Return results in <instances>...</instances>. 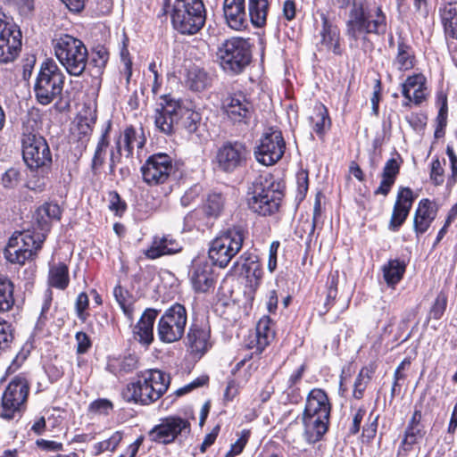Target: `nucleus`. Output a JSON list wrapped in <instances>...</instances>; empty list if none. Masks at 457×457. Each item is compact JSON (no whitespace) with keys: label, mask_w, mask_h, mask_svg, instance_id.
<instances>
[{"label":"nucleus","mask_w":457,"mask_h":457,"mask_svg":"<svg viewBox=\"0 0 457 457\" xmlns=\"http://www.w3.org/2000/svg\"><path fill=\"white\" fill-rule=\"evenodd\" d=\"M426 435V428L422 423L421 410L415 407L411 418L408 421V425L404 431L403 439V445H412L421 440Z\"/></svg>","instance_id":"35"},{"label":"nucleus","mask_w":457,"mask_h":457,"mask_svg":"<svg viewBox=\"0 0 457 457\" xmlns=\"http://www.w3.org/2000/svg\"><path fill=\"white\" fill-rule=\"evenodd\" d=\"M446 306H447V295H445V293L440 292L436 295V297L429 310V318H432L434 320H440L443 317V315L446 310Z\"/></svg>","instance_id":"48"},{"label":"nucleus","mask_w":457,"mask_h":457,"mask_svg":"<svg viewBox=\"0 0 457 457\" xmlns=\"http://www.w3.org/2000/svg\"><path fill=\"white\" fill-rule=\"evenodd\" d=\"M437 104L440 105V108L436 117V123L441 127H446L448 112L447 96L443 92L437 94Z\"/></svg>","instance_id":"56"},{"label":"nucleus","mask_w":457,"mask_h":457,"mask_svg":"<svg viewBox=\"0 0 457 457\" xmlns=\"http://www.w3.org/2000/svg\"><path fill=\"white\" fill-rule=\"evenodd\" d=\"M171 23L179 33L194 35L206 21V10L202 0H175L170 12Z\"/></svg>","instance_id":"6"},{"label":"nucleus","mask_w":457,"mask_h":457,"mask_svg":"<svg viewBox=\"0 0 457 457\" xmlns=\"http://www.w3.org/2000/svg\"><path fill=\"white\" fill-rule=\"evenodd\" d=\"M65 76L53 59L46 60L40 67L34 85L37 101L47 105L61 96Z\"/></svg>","instance_id":"8"},{"label":"nucleus","mask_w":457,"mask_h":457,"mask_svg":"<svg viewBox=\"0 0 457 457\" xmlns=\"http://www.w3.org/2000/svg\"><path fill=\"white\" fill-rule=\"evenodd\" d=\"M69 269L63 262L50 266L48 283L58 289H65L69 285Z\"/></svg>","instance_id":"42"},{"label":"nucleus","mask_w":457,"mask_h":457,"mask_svg":"<svg viewBox=\"0 0 457 457\" xmlns=\"http://www.w3.org/2000/svg\"><path fill=\"white\" fill-rule=\"evenodd\" d=\"M237 266H241L242 273L252 285L257 287L260 284L263 270L258 255L249 252L243 253L234 263V268Z\"/></svg>","instance_id":"24"},{"label":"nucleus","mask_w":457,"mask_h":457,"mask_svg":"<svg viewBox=\"0 0 457 457\" xmlns=\"http://www.w3.org/2000/svg\"><path fill=\"white\" fill-rule=\"evenodd\" d=\"M444 162L445 161L444 160ZM444 164L440 162L438 158L435 159L431 162V169H430V179L436 186H440L445 181V169Z\"/></svg>","instance_id":"52"},{"label":"nucleus","mask_w":457,"mask_h":457,"mask_svg":"<svg viewBox=\"0 0 457 457\" xmlns=\"http://www.w3.org/2000/svg\"><path fill=\"white\" fill-rule=\"evenodd\" d=\"M54 55L68 74L80 77L88 63V51L82 40L63 34L53 40Z\"/></svg>","instance_id":"3"},{"label":"nucleus","mask_w":457,"mask_h":457,"mask_svg":"<svg viewBox=\"0 0 457 457\" xmlns=\"http://www.w3.org/2000/svg\"><path fill=\"white\" fill-rule=\"evenodd\" d=\"M108 130L106 129L100 137L91 162V170L96 175L104 163L106 149L109 145Z\"/></svg>","instance_id":"44"},{"label":"nucleus","mask_w":457,"mask_h":457,"mask_svg":"<svg viewBox=\"0 0 457 457\" xmlns=\"http://www.w3.org/2000/svg\"><path fill=\"white\" fill-rule=\"evenodd\" d=\"M114 296L119 303L120 308L122 309L124 314L129 319L132 320L133 314V306L131 302L127 301L123 295L122 289L120 287H116L114 288Z\"/></svg>","instance_id":"57"},{"label":"nucleus","mask_w":457,"mask_h":457,"mask_svg":"<svg viewBox=\"0 0 457 457\" xmlns=\"http://www.w3.org/2000/svg\"><path fill=\"white\" fill-rule=\"evenodd\" d=\"M88 307V297L85 293H80L76 300L75 308L76 312L79 320L85 321L87 319V313L85 311Z\"/></svg>","instance_id":"61"},{"label":"nucleus","mask_w":457,"mask_h":457,"mask_svg":"<svg viewBox=\"0 0 457 457\" xmlns=\"http://www.w3.org/2000/svg\"><path fill=\"white\" fill-rule=\"evenodd\" d=\"M402 94L405 99L420 104L427 97L426 78L422 74L409 76L402 84Z\"/></svg>","instance_id":"26"},{"label":"nucleus","mask_w":457,"mask_h":457,"mask_svg":"<svg viewBox=\"0 0 457 457\" xmlns=\"http://www.w3.org/2000/svg\"><path fill=\"white\" fill-rule=\"evenodd\" d=\"M416 55L412 46L407 41L399 37L393 65L400 71H407L415 66Z\"/></svg>","instance_id":"32"},{"label":"nucleus","mask_w":457,"mask_h":457,"mask_svg":"<svg viewBox=\"0 0 457 457\" xmlns=\"http://www.w3.org/2000/svg\"><path fill=\"white\" fill-rule=\"evenodd\" d=\"M446 154L449 158L451 169V174L447 179V187H453L457 182V155L451 145H447Z\"/></svg>","instance_id":"53"},{"label":"nucleus","mask_w":457,"mask_h":457,"mask_svg":"<svg viewBox=\"0 0 457 457\" xmlns=\"http://www.w3.org/2000/svg\"><path fill=\"white\" fill-rule=\"evenodd\" d=\"M20 172L16 169L7 170L2 178V182L4 187L13 188L19 183Z\"/></svg>","instance_id":"62"},{"label":"nucleus","mask_w":457,"mask_h":457,"mask_svg":"<svg viewBox=\"0 0 457 457\" xmlns=\"http://www.w3.org/2000/svg\"><path fill=\"white\" fill-rule=\"evenodd\" d=\"M409 212L410 211L406 210L405 208L403 209L395 204L389 221V229L392 231H397L406 220Z\"/></svg>","instance_id":"50"},{"label":"nucleus","mask_w":457,"mask_h":457,"mask_svg":"<svg viewBox=\"0 0 457 457\" xmlns=\"http://www.w3.org/2000/svg\"><path fill=\"white\" fill-rule=\"evenodd\" d=\"M212 78L202 68L194 66L187 71L186 84L193 91H203L211 86Z\"/></svg>","instance_id":"38"},{"label":"nucleus","mask_w":457,"mask_h":457,"mask_svg":"<svg viewBox=\"0 0 457 457\" xmlns=\"http://www.w3.org/2000/svg\"><path fill=\"white\" fill-rule=\"evenodd\" d=\"M191 282L195 291L205 293L213 287L214 279L211 265L204 262H198L193 266Z\"/></svg>","instance_id":"31"},{"label":"nucleus","mask_w":457,"mask_h":457,"mask_svg":"<svg viewBox=\"0 0 457 457\" xmlns=\"http://www.w3.org/2000/svg\"><path fill=\"white\" fill-rule=\"evenodd\" d=\"M182 246L170 236L154 237L149 248L144 251V254L151 260L157 259L162 255L173 254L180 252Z\"/></svg>","instance_id":"28"},{"label":"nucleus","mask_w":457,"mask_h":457,"mask_svg":"<svg viewBox=\"0 0 457 457\" xmlns=\"http://www.w3.org/2000/svg\"><path fill=\"white\" fill-rule=\"evenodd\" d=\"M312 129L319 137H323L331 126V120L326 106L318 103L314 106V114L310 117Z\"/></svg>","instance_id":"40"},{"label":"nucleus","mask_w":457,"mask_h":457,"mask_svg":"<svg viewBox=\"0 0 457 457\" xmlns=\"http://www.w3.org/2000/svg\"><path fill=\"white\" fill-rule=\"evenodd\" d=\"M249 208L261 216H270L278 212L283 193L271 176L258 177L250 187Z\"/></svg>","instance_id":"5"},{"label":"nucleus","mask_w":457,"mask_h":457,"mask_svg":"<svg viewBox=\"0 0 457 457\" xmlns=\"http://www.w3.org/2000/svg\"><path fill=\"white\" fill-rule=\"evenodd\" d=\"M12 338L13 334L11 324L0 320V349L7 347Z\"/></svg>","instance_id":"59"},{"label":"nucleus","mask_w":457,"mask_h":457,"mask_svg":"<svg viewBox=\"0 0 457 457\" xmlns=\"http://www.w3.org/2000/svg\"><path fill=\"white\" fill-rule=\"evenodd\" d=\"M13 289L12 280L6 275L0 273V312H7L13 306Z\"/></svg>","instance_id":"43"},{"label":"nucleus","mask_w":457,"mask_h":457,"mask_svg":"<svg viewBox=\"0 0 457 457\" xmlns=\"http://www.w3.org/2000/svg\"><path fill=\"white\" fill-rule=\"evenodd\" d=\"M268 0H223L222 12L226 24L234 30L247 27L248 19L255 28H262L267 21Z\"/></svg>","instance_id":"1"},{"label":"nucleus","mask_w":457,"mask_h":457,"mask_svg":"<svg viewBox=\"0 0 457 457\" xmlns=\"http://www.w3.org/2000/svg\"><path fill=\"white\" fill-rule=\"evenodd\" d=\"M247 231L241 226L221 230L210 243L208 255L215 266L226 268L241 251Z\"/></svg>","instance_id":"4"},{"label":"nucleus","mask_w":457,"mask_h":457,"mask_svg":"<svg viewBox=\"0 0 457 457\" xmlns=\"http://www.w3.org/2000/svg\"><path fill=\"white\" fill-rule=\"evenodd\" d=\"M96 121V111L91 108L83 110L78 117V130L79 135L88 136Z\"/></svg>","instance_id":"46"},{"label":"nucleus","mask_w":457,"mask_h":457,"mask_svg":"<svg viewBox=\"0 0 457 457\" xmlns=\"http://www.w3.org/2000/svg\"><path fill=\"white\" fill-rule=\"evenodd\" d=\"M331 403L326 392L320 388H313L306 397L303 415L330 417Z\"/></svg>","instance_id":"23"},{"label":"nucleus","mask_w":457,"mask_h":457,"mask_svg":"<svg viewBox=\"0 0 457 457\" xmlns=\"http://www.w3.org/2000/svg\"><path fill=\"white\" fill-rule=\"evenodd\" d=\"M77 341V353L83 354L91 347V340L85 332H78L75 336Z\"/></svg>","instance_id":"64"},{"label":"nucleus","mask_w":457,"mask_h":457,"mask_svg":"<svg viewBox=\"0 0 457 457\" xmlns=\"http://www.w3.org/2000/svg\"><path fill=\"white\" fill-rule=\"evenodd\" d=\"M322 25L320 30V40L318 43L320 51L332 52L336 55L342 54L340 46V31L337 26L333 25L328 15L321 12L320 13Z\"/></svg>","instance_id":"21"},{"label":"nucleus","mask_w":457,"mask_h":457,"mask_svg":"<svg viewBox=\"0 0 457 457\" xmlns=\"http://www.w3.org/2000/svg\"><path fill=\"white\" fill-rule=\"evenodd\" d=\"M275 332L270 326V320L268 317L262 318L256 325V347L262 352L267 345L274 339Z\"/></svg>","instance_id":"41"},{"label":"nucleus","mask_w":457,"mask_h":457,"mask_svg":"<svg viewBox=\"0 0 457 457\" xmlns=\"http://www.w3.org/2000/svg\"><path fill=\"white\" fill-rule=\"evenodd\" d=\"M440 16L446 38L457 39V4H446L440 9Z\"/></svg>","instance_id":"36"},{"label":"nucleus","mask_w":457,"mask_h":457,"mask_svg":"<svg viewBox=\"0 0 457 457\" xmlns=\"http://www.w3.org/2000/svg\"><path fill=\"white\" fill-rule=\"evenodd\" d=\"M296 182H297V195L296 197L299 200H303L305 197V195L308 191L309 187V178L308 172L306 170H301L296 175Z\"/></svg>","instance_id":"58"},{"label":"nucleus","mask_w":457,"mask_h":457,"mask_svg":"<svg viewBox=\"0 0 457 457\" xmlns=\"http://www.w3.org/2000/svg\"><path fill=\"white\" fill-rule=\"evenodd\" d=\"M406 264L399 259L389 260L383 265V277L387 286L394 287L400 282L405 273Z\"/></svg>","instance_id":"39"},{"label":"nucleus","mask_w":457,"mask_h":457,"mask_svg":"<svg viewBox=\"0 0 457 457\" xmlns=\"http://www.w3.org/2000/svg\"><path fill=\"white\" fill-rule=\"evenodd\" d=\"M140 170L143 181L148 186L165 184L174 171L172 158L163 153L154 154L145 160Z\"/></svg>","instance_id":"15"},{"label":"nucleus","mask_w":457,"mask_h":457,"mask_svg":"<svg viewBox=\"0 0 457 457\" xmlns=\"http://www.w3.org/2000/svg\"><path fill=\"white\" fill-rule=\"evenodd\" d=\"M338 277V271L330 273L328 277V287L326 305H328L330 301H334L337 295Z\"/></svg>","instance_id":"60"},{"label":"nucleus","mask_w":457,"mask_h":457,"mask_svg":"<svg viewBox=\"0 0 457 457\" xmlns=\"http://www.w3.org/2000/svg\"><path fill=\"white\" fill-rule=\"evenodd\" d=\"M247 155L248 150L243 142L227 141L217 149L215 162L219 170L233 172L245 163Z\"/></svg>","instance_id":"17"},{"label":"nucleus","mask_w":457,"mask_h":457,"mask_svg":"<svg viewBox=\"0 0 457 457\" xmlns=\"http://www.w3.org/2000/svg\"><path fill=\"white\" fill-rule=\"evenodd\" d=\"M29 385L23 377L12 379L4 389L0 403V418L12 420L20 419L27 407Z\"/></svg>","instance_id":"10"},{"label":"nucleus","mask_w":457,"mask_h":457,"mask_svg":"<svg viewBox=\"0 0 457 457\" xmlns=\"http://www.w3.org/2000/svg\"><path fill=\"white\" fill-rule=\"evenodd\" d=\"M170 376L160 370H149L138 379L127 385L122 396L128 403L149 405L166 393L170 386Z\"/></svg>","instance_id":"2"},{"label":"nucleus","mask_w":457,"mask_h":457,"mask_svg":"<svg viewBox=\"0 0 457 457\" xmlns=\"http://www.w3.org/2000/svg\"><path fill=\"white\" fill-rule=\"evenodd\" d=\"M109 60V53L104 46L96 47L91 54L90 63L97 68L98 72H102Z\"/></svg>","instance_id":"49"},{"label":"nucleus","mask_w":457,"mask_h":457,"mask_svg":"<svg viewBox=\"0 0 457 457\" xmlns=\"http://www.w3.org/2000/svg\"><path fill=\"white\" fill-rule=\"evenodd\" d=\"M222 106L233 123L248 124L253 112L252 103L241 93L226 97Z\"/></svg>","instance_id":"20"},{"label":"nucleus","mask_w":457,"mask_h":457,"mask_svg":"<svg viewBox=\"0 0 457 457\" xmlns=\"http://www.w3.org/2000/svg\"><path fill=\"white\" fill-rule=\"evenodd\" d=\"M187 321L186 308L180 303H174L162 315L157 325V334L162 342L174 343L185 333Z\"/></svg>","instance_id":"13"},{"label":"nucleus","mask_w":457,"mask_h":457,"mask_svg":"<svg viewBox=\"0 0 457 457\" xmlns=\"http://www.w3.org/2000/svg\"><path fill=\"white\" fill-rule=\"evenodd\" d=\"M217 56L225 71L238 74L251 62L250 44L243 37H231L218 48Z\"/></svg>","instance_id":"11"},{"label":"nucleus","mask_w":457,"mask_h":457,"mask_svg":"<svg viewBox=\"0 0 457 457\" xmlns=\"http://www.w3.org/2000/svg\"><path fill=\"white\" fill-rule=\"evenodd\" d=\"M402 159L398 155V158H391L386 162L383 172L382 179L379 187L374 191L375 195H382L386 196L391 190V187L395 182L396 177L400 171Z\"/></svg>","instance_id":"33"},{"label":"nucleus","mask_w":457,"mask_h":457,"mask_svg":"<svg viewBox=\"0 0 457 457\" xmlns=\"http://www.w3.org/2000/svg\"><path fill=\"white\" fill-rule=\"evenodd\" d=\"M46 237V234L41 230L16 232L9 239L4 251L6 260L12 263L24 264L37 255Z\"/></svg>","instance_id":"9"},{"label":"nucleus","mask_w":457,"mask_h":457,"mask_svg":"<svg viewBox=\"0 0 457 457\" xmlns=\"http://www.w3.org/2000/svg\"><path fill=\"white\" fill-rule=\"evenodd\" d=\"M437 212L438 205L436 203L428 198L420 201L413 218V229L417 237L428 229L435 220Z\"/></svg>","instance_id":"22"},{"label":"nucleus","mask_w":457,"mask_h":457,"mask_svg":"<svg viewBox=\"0 0 457 457\" xmlns=\"http://www.w3.org/2000/svg\"><path fill=\"white\" fill-rule=\"evenodd\" d=\"M179 124L177 129H184L188 135L196 134L202 120L201 114L179 104Z\"/></svg>","instance_id":"37"},{"label":"nucleus","mask_w":457,"mask_h":457,"mask_svg":"<svg viewBox=\"0 0 457 457\" xmlns=\"http://www.w3.org/2000/svg\"><path fill=\"white\" fill-rule=\"evenodd\" d=\"M387 29L386 17L379 6L365 11L361 5H353L346 22V35L358 40L362 34L384 35Z\"/></svg>","instance_id":"7"},{"label":"nucleus","mask_w":457,"mask_h":457,"mask_svg":"<svg viewBox=\"0 0 457 457\" xmlns=\"http://www.w3.org/2000/svg\"><path fill=\"white\" fill-rule=\"evenodd\" d=\"M21 143L22 157L30 170L48 167L52 163L50 148L43 137L24 133Z\"/></svg>","instance_id":"14"},{"label":"nucleus","mask_w":457,"mask_h":457,"mask_svg":"<svg viewBox=\"0 0 457 457\" xmlns=\"http://www.w3.org/2000/svg\"><path fill=\"white\" fill-rule=\"evenodd\" d=\"M21 49V32L16 24L0 19V62H13Z\"/></svg>","instance_id":"18"},{"label":"nucleus","mask_w":457,"mask_h":457,"mask_svg":"<svg viewBox=\"0 0 457 457\" xmlns=\"http://www.w3.org/2000/svg\"><path fill=\"white\" fill-rule=\"evenodd\" d=\"M414 199L413 192L410 187H400L395 204L411 211Z\"/></svg>","instance_id":"51"},{"label":"nucleus","mask_w":457,"mask_h":457,"mask_svg":"<svg viewBox=\"0 0 457 457\" xmlns=\"http://www.w3.org/2000/svg\"><path fill=\"white\" fill-rule=\"evenodd\" d=\"M285 150L286 142L281 131L270 128L262 137L254 154L260 163L270 166L283 157Z\"/></svg>","instance_id":"16"},{"label":"nucleus","mask_w":457,"mask_h":457,"mask_svg":"<svg viewBox=\"0 0 457 457\" xmlns=\"http://www.w3.org/2000/svg\"><path fill=\"white\" fill-rule=\"evenodd\" d=\"M330 417L302 415L303 436L310 444L322 439L328 429Z\"/></svg>","instance_id":"25"},{"label":"nucleus","mask_w":457,"mask_h":457,"mask_svg":"<svg viewBox=\"0 0 457 457\" xmlns=\"http://www.w3.org/2000/svg\"><path fill=\"white\" fill-rule=\"evenodd\" d=\"M131 139L136 140V146L138 150L145 146L146 141L142 129L140 131H137L133 127H128L115 142L116 150H118L120 155L124 154L126 158L132 157Z\"/></svg>","instance_id":"29"},{"label":"nucleus","mask_w":457,"mask_h":457,"mask_svg":"<svg viewBox=\"0 0 457 457\" xmlns=\"http://www.w3.org/2000/svg\"><path fill=\"white\" fill-rule=\"evenodd\" d=\"M109 209L118 216H121L127 209V204L116 191L109 193Z\"/></svg>","instance_id":"55"},{"label":"nucleus","mask_w":457,"mask_h":457,"mask_svg":"<svg viewBox=\"0 0 457 457\" xmlns=\"http://www.w3.org/2000/svg\"><path fill=\"white\" fill-rule=\"evenodd\" d=\"M191 434L189 420L179 415H170L160 420L148 433L151 441L170 445L176 441L182 443Z\"/></svg>","instance_id":"12"},{"label":"nucleus","mask_w":457,"mask_h":457,"mask_svg":"<svg viewBox=\"0 0 457 457\" xmlns=\"http://www.w3.org/2000/svg\"><path fill=\"white\" fill-rule=\"evenodd\" d=\"M224 198L220 194H210L204 206V212L209 217L217 218L222 212Z\"/></svg>","instance_id":"47"},{"label":"nucleus","mask_w":457,"mask_h":457,"mask_svg":"<svg viewBox=\"0 0 457 457\" xmlns=\"http://www.w3.org/2000/svg\"><path fill=\"white\" fill-rule=\"evenodd\" d=\"M61 216L62 210L59 204L53 202H46L37 209L34 217L39 230L47 234L52 222L60 220Z\"/></svg>","instance_id":"30"},{"label":"nucleus","mask_w":457,"mask_h":457,"mask_svg":"<svg viewBox=\"0 0 457 457\" xmlns=\"http://www.w3.org/2000/svg\"><path fill=\"white\" fill-rule=\"evenodd\" d=\"M179 100H176L170 96H163L159 107L154 112V125L156 129L167 135H172L179 124Z\"/></svg>","instance_id":"19"},{"label":"nucleus","mask_w":457,"mask_h":457,"mask_svg":"<svg viewBox=\"0 0 457 457\" xmlns=\"http://www.w3.org/2000/svg\"><path fill=\"white\" fill-rule=\"evenodd\" d=\"M138 360L134 354H129L117 361L119 372L121 374L130 373L137 368Z\"/></svg>","instance_id":"54"},{"label":"nucleus","mask_w":457,"mask_h":457,"mask_svg":"<svg viewBox=\"0 0 457 457\" xmlns=\"http://www.w3.org/2000/svg\"><path fill=\"white\" fill-rule=\"evenodd\" d=\"M374 372L375 368L373 365L363 367L360 370L353 385V395L355 399H361L363 397V393L371 380Z\"/></svg>","instance_id":"45"},{"label":"nucleus","mask_w":457,"mask_h":457,"mask_svg":"<svg viewBox=\"0 0 457 457\" xmlns=\"http://www.w3.org/2000/svg\"><path fill=\"white\" fill-rule=\"evenodd\" d=\"M158 315L155 309H146L135 326L134 337L139 343L149 345L154 340V324Z\"/></svg>","instance_id":"27"},{"label":"nucleus","mask_w":457,"mask_h":457,"mask_svg":"<svg viewBox=\"0 0 457 457\" xmlns=\"http://www.w3.org/2000/svg\"><path fill=\"white\" fill-rule=\"evenodd\" d=\"M210 329L198 324H192L187 333V341L192 352L204 354L211 346Z\"/></svg>","instance_id":"34"},{"label":"nucleus","mask_w":457,"mask_h":457,"mask_svg":"<svg viewBox=\"0 0 457 457\" xmlns=\"http://www.w3.org/2000/svg\"><path fill=\"white\" fill-rule=\"evenodd\" d=\"M113 405L112 402L107 399H98L94 401L90 404V410L92 411L100 413V414H109V412L112 410Z\"/></svg>","instance_id":"63"}]
</instances>
